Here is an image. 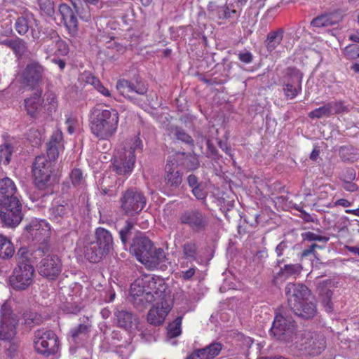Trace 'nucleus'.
Masks as SVG:
<instances>
[{
	"label": "nucleus",
	"instance_id": "1",
	"mask_svg": "<svg viewBox=\"0 0 359 359\" xmlns=\"http://www.w3.org/2000/svg\"><path fill=\"white\" fill-rule=\"evenodd\" d=\"M119 122L116 109L98 104L91 109L90 129L99 140H109L116 134Z\"/></svg>",
	"mask_w": 359,
	"mask_h": 359
},
{
	"label": "nucleus",
	"instance_id": "2",
	"mask_svg": "<svg viewBox=\"0 0 359 359\" xmlns=\"http://www.w3.org/2000/svg\"><path fill=\"white\" fill-rule=\"evenodd\" d=\"M17 266L10 278L11 286L15 290H23L32 285L34 269L31 264V254L25 248H20L16 255Z\"/></svg>",
	"mask_w": 359,
	"mask_h": 359
},
{
	"label": "nucleus",
	"instance_id": "3",
	"mask_svg": "<svg viewBox=\"0 0 359 359\" xmlns=\"http://www.w3.org/2000/svg\"><path fill=\"white\" fill-rule=\"evenodd\" d=\"M85 255L93 263L100 262L114 250V239L111 232L102 227L96 229L93 240L85 245Z\"/></svg>",
	"mask_w": 359,
	"mask_h": 359
},
{
	"label": "nucleus",
	"instance_id": "4",
	"mask_svg": "<svg viewBox=\"0 0 359 359\" xmlns=\"http://www.w3.org/2000/svg\"><path fill=\"white\" fill-rule=\"evenodd\" d=\"M142 149V143L139 138L130 140L123 151H118L112 159V169L118 175H126L132 172L135 162V156Z\"/></svg>",
	"mask_w": 359,
	"mask_h": 359
},
{
	"label": "nucleus",
	"instance_id": "5",
	"mask_svg": "<svg viewBox=\"0 0 359 359\" xmlns=\"http://www.w3.org/2000/svg\"><path fill=\"white\" fill-rule=\"evenodd\" d=\"M294 348L303 354L318 355L326 348V339L323 334L312 332H300L295 335Z\"/></svg>",
	"mask_w": 359,
	"mask_h": 359
},
{
	"label": "nucleus",
	"instance_id": "6",
	"mask_svg": "<svg viewBox=\"0 0 359 359\" xmlns=\"http://www.w3.org/2000/svg\"><path fill=\"white\" fill-rule=\"evenodd\" d=\"M27 238L39 243V245L34 250L35 256H43L50 250L48 239L50 235V226L43 219H34L25 227Z\"/></svg>",
	"mask_w": 359,
	"mask_h": 359
},
{
	"label": "nucleus",
	"instance_id": "7",
	"mask_svg": "<svg viewBox=\"0 0 359 359\" xmlns=\"http://www.w3.org/2000/svg\"><path fill=\"white\" fill-rule=\"evenodd\" d=\"M130 252L149 269L157 266V249L147 237L136 236L130 245Z\"/></svg>",
	"mask_w": 359,
	"mask_h": 359
},
{
	"label": "nucleus",
	"instance_id": "8",
	"mask_svg": "<svg viewBox=\"0 0 359 359\" xmlns=\"http://www.w3.org/2000/svg\"><path fill=\"white\" fill-rule=\"evenodd\" d=\"M270 332L276 339L284 341L287 344H293L295 335L298 334L294 320L285 312L276 315Z\"/></svg>",
	"mask_w": 359,
	"mask_h": 359
},
{
	"label": "nucleus",
	"instance_id": "9",
	"mask_svg": "<svg viewBox=\"0 0 359 359\" xmlns=\"http://www.w3.org/2000/svg\"><path fill=\"white\" fill-rule=\"evenodd\" d=\"M121 209L124 215L133 217L138 215L146 205L144 194L135 188L124 191L120 198Z\"/></svg>",
	"mask_w": 359,
	"mask_h": 359
},
{
	"label": "nucleus",
	"instance_id": "10",
	"mask_svg": "<svg viewBox=\"0 0 359 359\" xmlns=\"http://www.w3.org/2000/svg\"><path fill=\"white\" fill-rule=\"evenodd\" d=\"M34 346L40 354L46 356L54 355L59 349L58 338L52 330L39 329L34 332Z\"/></svg>",
	"mask_w": 359,
	"mask_h": 359
},
{
	"label": "nucleus",
	"instance_id": "11",
	"mask_svg": "<svg viewBox=\"0 0 359 359\" xmlns=\"http://www.w3.org/2000/svg\"><path fill=\"white\" fill-rule=\"evenodd\" d=\"M116 88L121 95L133 100L135 103L142 107L145 111H147L153 115L155 114L156 108L151 101L148 100V104H142L136 97V95L144 96V93H147V88L143 84L140 85L137 83L135 85L128 80L121 79L117 82Z\"/></svg>",
	"mask_w": 359,
	"mask_h": 359
},
{
	"label": "nucleus",
	"instance_id": "12",
	"mask_svg": "<svg viewBox=\"0 0 359 359\" xmlns=\"http://www.w3.org/2000/svg\"><path fill=\"white\" fill-rule=\"evenodd\" d=\"M53 163L48 161L45 156L36 157L32 167V172L36 186L40 189H44L50 186L54 179L51 175Z\"/></svg>",
	"mask_w": 359,
	"mask_h": 359
},
{
	"label": "nucleus",
	"instance_id": "13",
	"mask_svg": "<svg viewBox=\"0 0 359 359\" xmlns=\"http://www.w3.org/2000/svg\"><path fill=\"white\" fill-rule=\"evenodd\" d=\"M37 258L39 256H35ZM41 260L37 264L39 273L50 280L55 279L61 273L62 263L61 259L55 254H50V251L45 255L39 256Z\"/></svg>",
	"mask_w": 359,
	"mask_h": 359
},
{
	"label": "nucleus",
	"instance_id": "14",
	"mask_svg": "<svg viewBox=\"0 0 359 359\" xmlns=\"http://www.w3.org/2000/svg\"><path fill=\"white\" fill-rule=\"evenodd\" d=\"M208 11L211 14H215L219 20H227L231 25L238 23L241 15V10L236 8L231 0H229L224 6H219L215 1H210L207 6Z\"/></svg>",
	"mask_w": 359,
	"mask_h": 359
},
{
	"label": "nucleus",
	"instance_id": "15",
	"mask_svg": "<svg viewBox=\"0 0 359 359\" xmlns=\"http://www.w3.org/2000/svg\"><path fill=\"white\" fill-rule=\"evenodd\" d=\"M130 298L137 308L146 307L155 302V297L151 291L144 287V282L140 279L134 281L130 288Z\"/></svg>",
	"mask_w": 359,
	"mask_h": 359
},
{
	"label": "nucleus",
	"instance_id": "16",
	"mask_svg": "<svg viewBox=\"0 0 359 359\" xmlns=\"http://www.w3.org/2000/svg\"><path fill=\"white\" fill-rule=\"evenodd\" d=\"M180 220L196 232L205 230L209 224L208 217L197 209L184 211L181 214Z\"/></svg>",
	"mask_w": 359,
	"mask_h": 359
},
{
	"label": "nucleus",
	"instance_id": "17",
	"mask_svg": "<svg viewBox=\"0 0 359 359\" xmlns=\"http://www.w3.org/2000/svg\"><path fill=\"white\" fill-rule=\"evenodd\" d=\"M303 74L295 67L287 69L286 81L283 86V92L288 99L294 98L302 91Z\"/></svg>",
	"mask_w": 359,
	"mask_h": 359
},
{
	"label": "nucleus",
	"instance_id": "18",
	"mask_svg": "<svg viewBox=\"0 0 359 359\" xmlns=\"http://www.w3.org/2000/svg\"><path fill=\"white\" fill-rule=\"evenodd\" d=\"M15 28L20 35L25 34L30 29L32 36L34 39L41 36V26H40L39 21L35 19L32 13H26L18 18Z\"/></svg>",
	"mask_w": 359,
	"mask_h": 359
},
{
	"label": "nucleus",
	"instance_id": "19",
	"mask_svg": "<svg viewBox=\"0 0 359 359\" xmlns=\"http://www.w3.org/2000/svg\"><path fill=\"white\" fill-rule=\"evenodd\" d=\"M44 68L37 62H31L27 65L21 73L22 83L29 87H35L42 81Z\"/></svg>",
	"mask_w": 359,
	"mask_h": 359
},
{
	"label": "nucleus",
	"instance_id": "20",
	"mask_svg": "<svg viewBox=\"0 0 359 359\" xmlns=\"http://www.w3.org/2000/svg\"><path fill=\"white\" fill-rule=\"evenodd\" d=\"M288 306L290 308L302 300H306L311 294L309 288L300 283H289L285 288Z\"/></svg>",
	"mask_w": 359,
	"mask_h": 359
},
{
	"label": "nucleus",
	"instance_id": "21",
	"mask_svg": "<svg viewBox=\"0 0 359 359\" xmlns=\"http://www.w3.org/2000/svg\"><path fill=\"white\" fill-rule=\"evenodd\" d=\"M160 290L161 293L158 294V325L163 323L165 316L173 306V298L170 290H166L165 286L159 283L158 291Z\"/></svg>",
	"mask_w": 359,
	"mask_h": 359
},
{
	"label": "nucleus",
	"instance_id": "22",
	"mask_svg": "<svg viewBox=\"0 0 359 359\" xmlns=\"http://www.w3.org/2000/svg\"><path fill=\"white\" fill-rule=\"evenodd\" d=\"M223 345L219 342H212L209 345L194 350L185 359H214L222 351Z\"/></svg>",
	"mask_w": 359,
	"mask_h": 359
},
{
	"label": "nucleus",
	"instance_id": "23",
	"mask_svg": "<svg viewBox=\"0 0 359 359\" xmlns=\"http://www.w3.org/2000/svg\"><path fill=\"white\" fill-rule=\"evenodd\" d=\"M13 204L15 207L13 210L9 209L5 203L1 206L0 218L2 222L8 226L18 225L22 219V211L18 209L17 203H14Z\"/></svg>",
	"mask_w": 359,
	"mask_h": 359
},
{
	"label": "nucleus",
	"instance_id": "24",
	"mask_svg": "<svg viewBox=\"0 0 359 359\" xmlns=\"http://www.w3.org/2000/svg\"><path fill=\"white\" fill-rule=\"evenodd\" d=\"M71 213V206L67 203L55 205L49 209V218L53 222L68 226Z\"/></svg>",
	"mask_w": 359,
	"mask_h": 359
},
{
	"label": "nucleus",
	"instance_id": "25",
	"mask_svg": "<svg viewBox=\"0 0 359 359\" xmlns=\"http://www.w3.org/2000/svg\"><path fill=\"white\" fill-rule=\"evenodd\" d=\"M59 11L69 34L72 36H76L78 33V20L75 15V12H74L70 6L65 4L60 6Z\"/></svg>",
	"mask_w": 359,
	"mask_h": 359
},
{
	"label": "nucleus",
	"instance_id": "26",
	"mask_svg": "<svg viewBox=\"0 0 359 359\" xmlns=\"http://www.w3.org/2000/svg\"><path fill=\"white\" fill-rule=\"evenodd\" d=\"M63 149L62 133L57 130L53 133L49 142L46 144L47 156L49 161H55Z\"/></svg>",
	"mask_w": 359,
	"mask_h": 359
},
{
	"label": "nucleus",
	"instance_id": "27",
	"mask_svg": "<svg viewBox=\"0 0 359 359\" xmlns=\"http://www.w3.org/2000/svg\"><path fill=\"white\" fill-rule=\"evenodd\" d=\"M177 168V161L172 157H169L165 167V180L172 187H179L182 182V174Z\"/></svg>",
	"mask_w": 359,
	"mask_h": 359
},
{
	"label": "nucleus",
	"instance_id": "28",
	"mask_svg": "<svg viewBox=\"0 0 359 359\" xmlns=\"http://www.w3.org/2000/svg\"><path fill=\"white\" fill-rule=\"evenodd\" d=\"M306 300H302L298 304L293 305L290 308L294 315L304 319H310L315 316L316 313V306L312 302Z\"/></svg>",
	"mask_w": 359,
	"mask_h": 359
},
{
	"label": "nucleus",
	"instance_id": "29",
	"mask_svg": "<svg viewBox=\"0 0 359 359\" xmlns=\"http://www.w3.org/2000/svg\"><path fill=\"white\" fill-rule=\"evenodd\" d=\"M114 316L118 326L126 330H130L137 323V318L128 311L116 309Z\"/></svg>",
	"mask_w": 359,
	"mask_h": 359
},
{
	"label": "nucleus",
	"instance_id": "30",
	"mask_svg": "<svg viewBox=\"0 0 359 359\" xmlns=\"http://www.w3.org/2000/svg\"><path fill=\"white\" fill-rule=\"evenodd\" d=\"M332 283V282L330 280H327L321 283L319 287V296L321 303L325 311L328 313L333 311V303L332 302L333 292L330 289L327 288L326 286Z\"/></svg>",
	"mask_w": 359,
	"mask_h": 359
},
{
	"label": "nucleus",
	"instance_id": "31",
	"mask_svg": "<svg viewBox=\"0 0 359 359\" xmlns=\"http://www.w3.org/2000/svg\"><path fill=\"white\" fill-rule=\"evenodd\" d=\"M18 325V318H13L7 323H0V340L11 342L16 335V327Z\"/></svg>",
	"mask_w": 359,
	"mask_h": 359
},
{
	"label": "nucleus",
	"instance_id": "32",
	"mask_svg": "<svg viewBox=\"0 0 359 359\" xmlns=\"http://www.w3.org/2000/svg\"><path fill=\"white\" fill-rule=\"evenodd\" d=\"M18 197L15 183L8 177L0 180V201Z\"/></svg>",
	"mask_w": 359,
	"mask_h": 359
},
{
	"label": "nucleus",
	"instance_id": "33",
	"mask_svg": "<svg viewBox=\"0 0 359 359\" xmlns=\"http://www.w3.org/2000/svg\"><path fill=\"white\" fill-rule=\"evenodd\" d=\"M285 30L279 28L269 32L264 40V46L269 52L273 51L282 42Z\"/></svg>",
	"mask_w": 359,
	"mask_h": 359
},
{
	"label": "nucleus",
	"instance_id": "34",
	"mask_svg": "<svg viewBox=\"0 0 359 359\" xmlns=\"http://www.w3.org/2000/svg\"><path fill=\"white\" fill-rule=\"evenodd\" d=\"M43 100L41 92L34 93L30 97L25 100V105L27 113L32 117H36L42 109Z\"/></svg>",
	"mask_w": 359,
	"mask_h": 359
},
{
	"label": "nucleus",
	"instance_id": "35",
	"mask_svg": "<svg viewBox=\"0 0 359 359\" xmlns=\"http://www.w3.org/2000/svg\"><path fill=\"white\" fill-rule=\"evenodd\" d=\"M83 79L86 83L93 86L101 95L104 97H110L111 96L110 90L104 87L100 81L90 73H85L83 75Z\"/></svg>",
	"mask_w": 359,
	"mask_h": 359
},
{
	"label": "nucleus",
	"instance_id": "36",
	"mask_svg": "<svg viewBox=\"0 0 359 359\" xmlns=\"http://www.w3.org/2000/svg\"><path fill=\"white\" fill-rule=\"evenodd\" d=\"M15 252L12 242L6 236L0 234V258L8 259L11 258Z\"/></svg>",
	"mask_w": 359,
	"mask_h": 359
},
{
	"label": "nucleus",
	"instance_id": "37",
	"mask_svg": "<svg viewBox=\"0 0 359 359\" xmlns=\"http://www.w3.org/2000/svg\"><path fill=\"white\" fill-rule=\"evenodd\" d=\"M75 13L79 18L86 21H90L91 15L89 6L82 2V0H70Z\"/></svg>",
	"mask_w": 359,
	"mask_h": 359
},
{
	"label": "nucleus",
	"instance_id": "38",
	"mask_svg": "<svg viewBox=\"0 0 359 359\" xmlns=\"http://www.w3.org/2000/svg\"><path fill=\"white\" fill-rule=\"evenodd\" d=\"M91 325L90 324H80L71 330L70 333L74 342L86 339L88 336Z\"/></svg>",
	"mask_w": 359,
	"mask_h": 359
},
{
	"label": "nucleus",
	"instance_id": "39",
	"mask_svg": "<svg viewBox=\"0 0 359 359\" xmlns=\"http://www.w3.org/2000/svg\"><path fill=\"white\" fill-rule=\"evenodd\" d=\"M339 152L341 158L344 161L354 162L357 160V149L352 146H342L340 147Z\"/></svg>",
	"mask_w": 359,
	"mask_h": 359
},
{
	"label": "nucleus",
	"instance_id": "40",
	"mask_svg": "<svg viewBox=\"0 0 359 359\" xmlns=\"http://www.w3.org/2000/svg\"><path fill=\"white\" fill-rule=\"evenodd\" d=\"M4 43L11 48L17 55L21 56L27 50L25 42L19 38L13 40H6Z\"/></svg>",
	"mask_w": 359,
	"mask_h": 359
},
{
	"label": "nucleus",
	"instance_id": "41",
	"mask_svg": "<svg viewBox=\"0 0 359 359\" xmlns=\"http://www.w3.org/2000/svg\"><path fill=\"white\" fill-rule=\"evenodd\" d=\"M182 317L178 316L172 323H170L166 328L167 337L168 338H175L182 334Z\"/></svg>",
	"mask_w": 359,
	"mask_h": 359
},
{
	"label": "nucleus",
	"instance_id": "42",
	"mask_svg": "<svg viewBox=\"0 0 359 359\" xmlns=\"http://www.w3.org/2000/svg\"><path fill=\"white\" fill-rule=\"evenodd\" d=\"M22 318L24 323L29 327L39 325L42 322L41 315L36 312L25 311L22 315Z\"/></svg>",
	"mask_w": 359,
	"mask_h": 359
},
{
	"label": "nucleus",
	"instance_id": "43",
	"mask_svg": "<svg viewBox=\"0 0 359 359\" xmlns=\"http://www.w3.org/2000/svg\"><path fill=\"white\" fill-rule=\"evenodd\" d=\"M0 323H7L11 321V318H18L12 311L11 306L8 302H5L1 306Z\"/></svg>",
	"mask_w": 359,
	"mask_h": 359
},
{
	"label": "nucleus",
	"instance_id": "44",
	"mask_svg": "<svg viewBox=\"0 0 359 359\" xmlns=\"http://www.w3.org/2000/svg\"><path fill=\"white\" fill-rule=\"evenodd\" d=\"M334 24L330 15H322L312 20L311 25L315 27H324L332 26Z\"/></svg>",
	"mask_w": 359,
	"mask_h": 359
},
{
	"label": "nucleus",
	"instance_id": "45",
	"mask_svg": "<svg viewBox=\"0 0 359 359\" xmlns=\"http://www.w3.org/2000/svg\"><path fill=\"white\" fill-rule=\"evenodd\" d=\"M302 269V266L299 264H285L283 268L280 269L279 272L285 278H288L292 276H296L300 273Z\"/></svg>",
	"mask_w": 359,
	"mask_h": 359
},
{
	"label": "nucleus",
	"instance_id": "46",
	"mask_svg": "<svg viewBox=\"0 0 359 359\" xmlns=\"http://www.w3.org/2000/svg\"><path fill=\"white\" fill-rule=\"evenodd\" d=\"M171 133L178 140L186 144L194 145V140L192 137L187 134L184 130L179 127L172 128Z\"/></svg>",
	"mask_w": 359,
	"mask_h": 359
},
{
	"label": "nucleus",
	"instance_id": "47",
	"mask_svg": "<svg viewBox=\"0 0 359 359\" xmlns=\"http://www.w3.org/2000/svg\"><path fill=\"white\" fill-rule=\"evenodd\" d=\"M184 257L190 262L196 259L197 248L194 243H187L183 245Z\"/></svg>",
	"mask_w": 359,
	"mask_h": 359
},
{
	"label": "nucleus",
	"instance_id": "48",
	"mask_svg": "<svg viewBox=\"0 0 359 359\" xmlns=\"http://www.w3.org/2000/svg\"><path fill=\"white\" fill-rule=\"evenodd\" d=\"M41 11L46 15L52 16L55 13L53 0H37Z\"/></svg>",
	"mask_w": 359,
	"mask_h": 359
},
{
	"label": "nucleus",
	"instance_id": "49",
	"mask_svg": "<svg viewBox=\"0 0 359 359\" xmlns=\"http://www.w3.org/2000/svg\"><path fill=\"white\" fill-rule=\"evenodd\" d=\"M135 222L131 219H128L126 224L119 231L120 238L123 244L126 243L128 241L129 236L131 235L132 230L133 229Z\"/></svg>",
	"mask_w": 359,
	"mask_h": 359
},
{
	"label": "nucleus",
	"instance_id": "50",
	"mask_svg": "<svg viewBox=\"0 0 359 359\" xmlns=\"http://www.w3.org/2000/svg\"><path fill=\"white\" fill-rule=\"evenodd\" d=\"M304 241H318L326 243L330 240L328 236L318 235L311 231H307L302 234Z\"/></svg>",
	"mask_w": 359,
	"mask_h": 359
},
{
	"label": "nucleus",
	"instance_id": "51",
	"mask_svg": "<svg viewBox=\"0 0 359 359\" xmlns=\"http://www.w3.org/2000/svg\"><path fill=\"white\" fill-rule=\"evenodd\" d=\"M144 282V287L152 292L154 297L157 293L156 280L154 276H146L144 278L140 279Z\"/></svg>",
	"mask_w": 359,
	"mask_h": 359
},
{
	"label": "nucleus",
	"instance_id": "52",
	"mask_svg": "<svg viewBox=\"0 0 359 359\" xmlns=\"http://www.w3.org/2000/svg\"><path fill=\"white\" fill-rule=\"evenodd\" d=\"M330 116L332 114H338L347 111V107L344 106L342 101L332 102L327 103Z\"/></svg>",
	"mask_w": 359,
	"mask_h": 359
},
{
	"label": "nucleus",
	"instance_id": "53",
	"mask_svg": "<svg viewBox=\"0 0 359 359\" xmlns=\"http://www.w3.org/2000/svg\"><path fill=\"white\" fill-rule=\"evenodd\" d=\"M330 111L329 110L327 104L317 108L309 114V116L311 118H320L324 116H330Z\"/></svg>",
	"mask_w": 359,
	"mask_h": 359
},
{
	"label": "nucleus",
	"instance_id": "54",
	"mask_svg": "<svg viewBox=\"0 0 359 359\" xmlns=\"http://www.w3.org/2000/svg\"><path fill=\"white\" fill-rule=\"evenodd\" d=\"M344 55L348 59H356L359 57V46L349 45L344 49Z\"/></svg>",
	"mask_w": 359,
	"mask_h": 359
},
{
	"label": "nucleus",
	"instance_id": "55",
	"mask_svg": "<svg viewBox=\"0 0 359 359\" xmlns=\"http://www.w3.org/2000/svg\"><path fill=\"white\" fill-rule=\"evenodd\" d=\"M71 181L74 187L81 186L83 183L82 172L80 169H74L70 174Z\"/></svg>",
	"mask_w": 359,
	"mask_h": 359
},
{
	"label": "nucleus",
	"instance_id": "56",
	"mask_svg": "<svg viewBox=\"0 0 359 359\" xmlns=\"http://www.w3.org/2000/svg\"><path fill=\"white\" fill-rule=\"evenodd\" d=\"M151 308L150 309L147 315V321L149 324L156 326L157 325V307L154 302L151 303Z\"/></svg>",
	"mask_w": 359,
	"mask_h": 359
},
{
	"label": "nucleus",
	"instance_id": "57",
	"mask_svg": "<svg viewBox=\"0 0 359 359\" xmlns=\"http://www.w3.org/2000/svg\"><path fill=\"white\" fill-rule=\"evenodd\" d=\"M207 156L208 158H212L215 160L219 158V155L218 154V151L215 147L210 142V140L207 141Z\"/></svg>",
	"mask_w": 359,
	"mask_h": 359
},
{
	"label": "nucleus",
	"instance_id": "58",
	"mask_svg": "<svg viewBox=\"0 0 359 359\" xmlns=\"http://www.w3.org/2000/svg\"><path fill=\"white\" fill-rule=\"evenodd\" d=\"M192 193L198 200H205L207 197V192L203 189L201 184L192 189Z\"/></svg>",
	"mask_w": 359,
	"mask_h": 359
},
{
	"label": "nucleus",
	"instance_id": "59",
	"mask_svg": "<svg viewBox=\"0 0 359 359\" xmlns=\"http://www.w3.org/2000/svg\"><path fill=\"white\" fill-rule=\"evenodd\" d=\"M238 56L239 60L245 64H249L252 62L253 60L252 53L248 50L244 53H239Z\"/></svg>",
	"mask_w": 359,
	"mask_h": 359
},
{
	"label": "nucleus",
	"instance_id": "60",
	"mask_svg": "<svg viewBox=\"0 0 359 359\" xmlns=\"http://www.w3.org/2000/svg\"><path fill=\"white\" fill-rule=\"evenodd\" d=\"M196 273V268L195 267H191L188 270L185 271H182V274L180 275V278H182L184 280H189Z\"/></svg>",
	"mask_w": 359,
	"mask_h": 359
},
{
	"label": "nucleus",
	"instance_id": "61",
	"mask_svg": "<svg viewBox=\"0 0 359 359\" xmlns=\"http://www.w3.org/2000/svg\"><path fill=\"white\" fill-rule=\"evenodd\" d=\"M288 248L287 243L285 241L280 242L276 248V253L278 257H281L284 251Z\"/></svg>",
	"mask_w": 359,
	"mask_h": 359
},
{
	"label": "nucleus",
	"instance_id": "62",
	"mask_svg": "<svg viewBox=\"0 0 359 359\" xmlns=\"http://www.w3.org/2000/svg\"><path fill=\"white\" fill-rule=\"evenodd\" d=\"M187 182L189 187H191L192 189L201 185V184L198 183V177L194 175H189L187 177Z\"/></svg>",
	"mask_w": 359,
	"mask_h": 359
},
{
	"label": "nucleus",
	"instance_id": "63",
	"mask_svg": "<svg viewBox=\"0 0 359 359\" xmlns=\"http://www.w3.org/2000/svg\"><path fill=\"white\" fill-rule=\"evenodd\" d=\"M343 187L344 189L348 191L353 192L358 189L356 184L353 183L350 181H344Z\"/></svg>",
	"mask_w": 359,
	"mask_h": 359
},
{
	"label": "nucleus",
	"instance_id": "64",
	"mask_svg": "<svg viewBox=\"0 0 359 359\" xmlns=\"http://www.w3.org/2000/svg\"><path fill=\"white\" fill-rule=\"evenodd\" d=\"M313 255L315 257H317V253L316 251H313L312 248L310 247V245L305 248L301 254V259H302L304 257H307L309 255Z\"/></svg>",
	"mask_w": 359,
	"mask_h": 359
}]
</instances>
